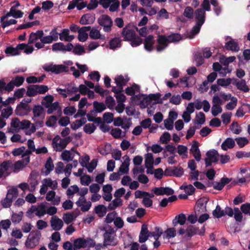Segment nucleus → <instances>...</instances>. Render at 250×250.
I'll return each mask as SVG.
<instances>
[{"label": "nucleus", "instance_id": "obj_1", "mask_svg": "<svg viewBox=\"0 0 250 250\" xmlns=\"http://www.w3.org/2000/svg\"><path fill=\"white\" fill-rule=\"evenodd\" d=\"M41 237V233L40 231H31L25 242L26 247L28 249L35 248L39 244Z\"/></svg>", "mask_w": 250, "mask_h": 250}, {"label": "nucleus", "instance_id": "obj_2", "mask_svg": "<svg viewBox=\"0 0 250 250\" xmlns=\"http://www.w3.org/2000/svg\"><path fill=\"white\" fill-rule=\"evenodd\" d=\"M99 24L103 27V30L105 32H110L113 25L111 18L107 15H102L98 19Z\"/></svg>", "mask_w": 250, "mask_h": 250}, {"label": "nucleus", "instance_id": "obj_3", "mask_svg": "<svg viewBox=\"0 0 250 250\" xmlns=\"http://www.w3.org/2000/svg\"><path fill=\"white\" fill-rule=\"evenodd\" d=\"M207 158L205 159L206 167H208L212 165V163H217L219 160V154L217 150H210L206 153Z\"/></svg>", "mask_w": 250, "mask_h": 250}, {"label": "nucleus", "instance_id": "obj_4", "mask_svg": "<svg viewBox=\"0 0 250 250\" xmlns=\"http://www.w3.org/2000/svg\"><path fill=\"white\" fill-rule=\"evenodd\" d=\"M31 106L23 102L18 104L15 109V114L20 116L27 115L31 111Z\"/></svg>", "mask_w": 250, "mask_h": 250}, {"label": "nucleus", "instance_id": "obj_5", "mask_svg": "<svg viewBox=\"0 0 250 250\" xmlns=\"http://www.w3.org/2000/svg\"><path fill=\"white\" fill-rule=\"evenodd\" d=\"M43 69L46 72H51L55 74H60L62 72H67L69 71L68 67L63 65H53L44 66Z\"/></svg>", "mask_w": 250, "mask_h": 250}, {"label": "nucleus", "instance_id": "obj_6", "mask_svg": "<svg viewBox=\"0 0 250 250\" xmlns=\"http://www.w3.org/2000/svg\"><path fill=\"white\" fill-rule=\"evenodd\" d=\"M157 42L158 45L156 47V49L158 52L164 51L169 43L167 36L163 35H158Z\"/></svg>", "mask_w": 250, "mask_h": 250}, {"label": "nucleus", "instance_id": "obj_7", "mask_svg": "<svg viewBox=\"0 0 250 250\" xmlns=\"http://www.w3.org/2000/svg\"><path fill=\"white\" fill-rule=\"evenodd\" d=\"M66 144L59 135H56L52 140V146L56 151H62L66 147Z\"/></svg>", "mask_w": 250, "mask_h": 250}, {"label": "nucleus", "instance_id": "obj_8", "mask_svg": "<svg viewBox=\"0 0 250 250\" xmlns=\"http://www.w3.org/2000/svg\"><path fill=\"white\" fill-rule=\"evenodd\" d=\"M121 35L124 38V41H130L134 39L136 34L134 30L128 28V26L126 25L123 28Z\"/></svg>", "mask_w": 250, "mask_h": 250}, {"label": "nucleus", "instance_id": "obj_9", "mask_svg": "<svg viewBox=\"0 0 250 250\" xmlns=\"http://www.w3.org/2000/svg\"><path fill=\"white\" fill-rule=\"evenodd\" d=\"M151 191L157 196L163 195L169 196L173 195L174 193V190L169 187H155Z\"/></svg>", "mask_w": 250, "mask_h": 250}, {"label": "nucleus", "instance_id": "obj_10", "mask_svg": "<svg viewBox=\"0 0 250 250\" xmlns=\"http://www.w3.org/2000/svg\"><path fill=\"white\" fill-rule=\"evenodd\" d=\"M114 232V229L110 228L108 230H106L104 233L103 236L104 237V246H106L107 245H115V244H112L114 240V237L111 236Z\"/></svg>", "mask_w": 250, "mask_h": 250}, {"label": "nucleus", "instance_id": "obj_11", "mask_svg": "<svg viewBox=\"0 0 250 250\" xmlns=\"http://www.w3.org/2000/svg\"><path fill=\"white\" fill-rule=\"evenodd\" d=\"M24 13L21 10H17L16 9H13L10 8V11L6 15L1 17V21L5 20L8 17H13L14 18H21L23 17Z\"/></svg>", "mask_w": 250, "mask_h": 250}, {"label": "nucleus", "instance_id": "obj_12", "mask_svg": "<svg viewBox=\"0 0 250 250\" xmlns=\"http://www.w3.org/2000/svg\"><path fill=\"white\" fill-rule=\"evenodd\" d=\"M91 30V26H83L78 30V40L82 42H85L88 38V35L86 33Z\"/></svg>", "mask_w": 250, "mask_h": 250}, {"label": "nucleus", "instance_id": "obj_13", "mask_svg": "<svg viewBox=\"0 0 250 250\" xmlns=\"http://www.w3.org/2000/svg\"><path fill=\"white\" fill-rule=\"evenodd\" d=\"M154 38L153 35H150L146 37L144 40L145 49L148 51L151 52L153 50V45L154 44Z\"/></svg>", "mask_w": 250, "mask_h": 250}, {"label": "nucleus", "instance_id": "obj_14", "mask_svg": "<svg viewBox=\"0 0 250 250\" xmlns=\"http://www.w3.org/2000/svg\"><path fill=\"white\" fill-rule=\"evenodd\" d=\"M231 181V179L224 177L221 179L220 182H215L212 184L213 188L218 190H221L225 186L229 184Z\"/></svg>", "mask_w": 250, "mask_h": 250}, {"label": "nucleus", "instance_id": "obj_15", "mask_svg": "<svg viewBox=\"0 0 250 250\" xmlns=\"http://www.w3.org/2000/svg\"><path fill=\"white\" fill-rule=\"evenodd\" d=\"M95 20V15L91 14H85L82 16L80 20L81 24H92Z\"/></svg>", "mask_w": 250, "mask_h": 250}, {"label": "nucleus", "instance_id": "obj_16", "mask_svg": "<svg viewBox=\"0 0 250 250\" xmlns=\"http://www.w3.org/2000/svg\"><path fill=\"white\" fill-rule=\"evenodd\" d=\"M148 232L147 225L145 224H143L139 235V241L140 243H144L147 240L149 237Z\"/></svg>", "mask_w": 250, "mask_h": 250}, {"label": "nucleus", "instance_id": "obj_17", "mask_svg": "<svg viewBox=\"0 0 250 250\" xmlns=\"http://www.w3.org/2000/svg\"><path fill=\"white\" fill-rule=\"evenodd\" d=\"M196 22L203 24L205 21L206 12L203 9L198 8L195 11Z\"/></svg>", "mask_w": 250, "mask_h": 250}, {"label": "nucleus", "instance_id": "obj_18", "mask_svg": "<svg viewBox=\"0 0 250 250\" xmlns=\"http://www.w3.org/2000/svg\"><path fill=\"white\" fill-rule=\"evenodd\" d=\"M190 151L192 153L195 160L198 162L200 161L201 158V154L199 148L198 143L197 141H195L192 145Z\"/></svg>", "mask_w": 250, "mask_h": 250}, {"label": "nucleus", "instance_id": "obj_19", "mask_svg": "<svg viewBox=\"0 0 250 250\" xmlns=\"http://www.w3.org/2000/svg\"><path fill=\"white\" fill-rule=\"evenodd\" d=\"M42 36H43L42 30H38L36 32H32L29 36L28 44H32L38 39H40L41 41Z\"/></svg>", "mask_w": 250, "mask_h": 250}, {"label": "nucleus", "instance_id": "obj_20", "mask_svg": "<svg viewBox=\"0 0 250 250\" xmlns=\"http://www.w3.org/2000/svg\"><path fill=\"white\" fill-rule=\"evenodd\" d=\"M122 40L119 37H115L111 39L109 42V48L115 50L117 48H120L122 45Z\"/></svg>", "mask_w": 250, "mask_h": 250}, {"label": "nucleus", "instance_id": "obj_21", "mask_svg": "<svg viewBox=\"0 0 250 250\" xmlns=\"http://www.w3.org/2000/svg\"><path fill=\"white\" fill-rule=\"evenodd\" d=\"M51 226L55 230H60L63 225L62 221L60 218L52 217L50 221Z\"/></svg>", "mask_w": 250, "mask_h": 250}, {"label": "nucleus", "instance_id": "obj_22", "mask_svg": "<svg viewBox=\"0 0 250 250\" xmlns=\"http://www.w3.org/2000/svg\"><path fill=\"white\" fill-rule=\"evenodd\" d=\"M186 216L184 213L179 214L176 215L172 220V224L174 227H176L178 224L182 226L184 225L186 221Z\"/></svg>", "mask_w": 250, "mask_h": 250}, {"label": "nucleus", "instance_id": "obj_23", "mask_svg": "<svg viewBox=\"0 0 250 250\" xmlns=\"http://www.w3.org/2000/svg\"><path fill=\"white\" fill-rule=\"evenodd\" d=\"M235 145V141L231 138H227L222 144L221 148L224 150L231 149Z\"/></svg>", "mask_w": 250, "mask_h": 250}, {"label": "nucleus", "instance_id": "obj_24", "mask_svg": "<svg viewBox=\"0 0 250 250\" xmlns=\"http://www.w3.org/2000/svg\"><path fill=\"white\" fill-rule=\"evenodd\" d=\"M225 48L228 50L237 52L239 50V46L238 43L231 40L227 42L225 45Z\"/></svg>", "mask_w": 250, "mask_h": 250}, {"label": "nucleus", "instance_id": "obj_25", "mask_svg": "<svg viewBox=\"0 0 250 250\" xmlns=\"http://www.w3.org/2000/svg\"><path fill=\"white\" fill-rule=\"evenodd\" d=\"M33 117L32 119L35 120V118L41 117L44 114V109L41 105H35L32 108Z\"/></svg>", "mask_w": 250, "mask_h": 250}, {"label": "nucleus", "instance_id": "obj_26", "mask_svg": "<svg viewBox=\"0 0 250 250\" xmlns=\"http://www.w3.org/2000/svg\"><path fill=\"white\" fill-rule=\"evenodd\" d=\"M233 84L235 85L237 88L244 92H248L250 91L249 86L246 84V81L244 79H241L240 81L233 83Z\"/></svg>", "mask_w": 250, "mask_h": 250}, {"label": "nucleus", "instance_id": "obj_27", "mask_svg": "<svg viewBox=\"0 0 250 250\" xmlns=\"http://www.w3.org/2000/svg\"><path fill=\"white\" fill-rule=\"evenodd\" d=\"M76 204L78 207L81 208V210L83 212L88 211L92 206V203L90 201H88V202L86 203V205H84V204L82 203V201L80 200V199H79L76 202Z\"/></svg>", "mask_w": 250, "mask_h": 250}, {"label": "nucleus", "instance_id": "obj_28", "mask_svg": "<svg viewBox=\"0 0 250 250\" xmlns=\"http://www.w3.org/2000/svg\"><path fill=\"white\" fill-rule=\"evenodd\" d=\"M94 211L99 217H103L107 212V208L103 205H99L95 207Z\"/></svg>", "mask_w": 250, "mask_h": 250}, {"label": "nucleus", "instance_id": "obj_29", "mask_svg": "<svg viewBox=\"0 0 250 250\" xmlns=\"http://www.w3.org/2000/svg\"><path fill=\"white\" fill-rule=\"evenodd\" d=\"M140 90V86L134 83L131 86L126 88L125 92L127 95L133 96L135 94V91L139 92Z\"/></svg>", "mask_w": 250, "mask_h": 250}, {"label": "nucleus", "instance_id": "obj_30", "mask_svg": "<svg viewBox=\"0 0 250 250\" xmlns=\"http://www.w3.org/2000/svg\"><path fill=\"white\" fill-rule=\"evenodd\" d=\"M93 104L94 109L97 113H101L106 109V105L103 102L94 101Z\"/></svg>", "mask_w": 250, "mask_h": 250}, {"label": "nucleus", "instance_id": "obj_31", "mask_svg": "<svg viewBox=\"0 0 250 250\" xmlns=\"http://www.w3.org/2000/svg\"><path fill=\"white\" fill-rule=\"evenodd\" d=\"M46 206L44 203H41L40 205L38 206L37 208H36L35 209L32 211V212H34V211H37L36 213V215L41 217L42 216H43L46 213Z\"/></svg>", "mask_w": 250, "mask_h": 250}, {"label": "nucleus", "instance_id": "obj_32", "mask_svg": "<svg viewBox=\"0 0 250 250\" xmlns=\"http://www.w3.org/2000/svg\"><path fill=\"white\" fill-rule=\"evenodd\" d=\"M85 239L83 238H78L76 239L73 243V246L75 248L79 249L86 248Z\"/></svg>", "mask_w": 250, "mask_h": 250}, {"label": "nucleus", "instance_id": "obj_33", "mask_svg": "<svg viewBox=\"0 0 250 250\" xmlns=\"http://www.w3.org/2000/svg\"><path fill=\"white\" fill-rule=\"evenodd\" d=\"M86 123V118H82L80 120H77L71 125V127L73 130H76Z\"/></svg>", "mask_w": 250, "mask_h": 250}, {"label": "nucleus", "instance_id": "obj_34", "mask_svg": "<svg viewBox=\"0 0 250 250\" xmlns=\"http://www.w3.org/2000/svg\"><path fill=\"white\" fill-rule=\"evenodd\" d=\"M199 230V228L195 227L193 226L190 225L188 226L186 229V236L191 238L193 236L196 235Z\"/></svg>", "mask_w": 250, "mask_h": 250}, {"label": "nucleus", "instance_id": "obj_35", "mask_svg": "<svg viewBox=\"0 0 250 250\" xmlns=\"http://www.w3.org/2000/svg\"><path fill=\"white\" fill-rule=\"evenodd\" d=\"M229 129L235 134H239L242 131V127L237 122H233L229 126Z\"/></svg>", "mask_w": 250, "mask_h": 250}, {"label": "nucleus", "instance_id": "obj_36", "mask_svg": "<svg viewBox=\"0 0 250 250\" xmlns=\"http://www.w3.org/2000/svg\"><path fill=\"white\" fill-rule=\"evenodd\" d=\"M129 79H125L123 75H118L115 78V82L118 86H124L126 85Z\"/></svg>", "mask_w": 250, "mask_h": 250}, {"label": "nucleus", "instance_id": "obj_37", "mask_svg": "<svg viewBox=\"0 0 250 250\" xmlns=\"http://www.w3.org/2000/svg\"><path fill=\"white\" fill-rule=\"evenodd\" d=\"M37 94L36 84L29 85L27 87V96L29 97H34Z\"/></svg>", "mask_w": 250, "mask_h": 250}, {"label": "nucleus", "instance_id": "obj_38", "mask_svg": "<svg viewBox=\"0 0 250 250\" xmlns=\"http://www.w3.org/2000/svg\"><path fill=\"white\" fill-rule=\"evenodd\" d=\"M18 196V190L16 188H13L8 190L6 197L13 200Z\"/></svg>", "mask_w": 250, "mask_h": 250}, {"label": "nucleus", "instance_id": "obj_39", "mask_svg": "<svg viewBox=\"0 0 250 250\" xmlns=\"http://www.w3.org/2000/svg\"><path fill=\"white\" fill-rule=\"evenodd\" d=\"M154 163L153 156L152 153H148L145 157V167L148 168V167H153Z\"/></svg>", "mask_w": 250, "mask_h": 250}, {"label": "nucleus", "instance_id": "obj_40", "mask_svg": "<svg viewBox=\"0 0 250 250\" xmlns=\"http://www.w3.org/2000/svg\"><path fill=\"white\" fill-rule=\"evenodd\" d=\"M167 37L169 43L177 42L182 39L181 35L178 33H172Z\"/></svg>", "mask_w": 250, "mask_h": 250}, {"label": "nucleus", "instance_id": "obj_41", "mask_svg": "<svg viewBox=\"0 0 250 250\" xmlns=\"http://www.w3.org/2000/svg\"><path fill=\"white\" fill-rule=\"evenodd\" d=\"M202 25L203 24L199 23L198 22L196 23L195 25H194L192 29L190 31V35H189V38H193L195 35H197L199 33Z\"/></svg>", "mask_w": 250, "mask_h": 250}, {"label": "nucleus", "instance_id": "obj_42", "mask_svg": "<svg viewBox=\"0 0 250 250\" xmlns=\"http://www.w3.org/2000/svg\"><path fill=\"white\" fill-rule=\"evenodd\" d=\"M53 100V96L51 95H49L43 98L41 103L42 105H43L45 107H48L49 105L52 104Z\"/></svg>", "mask_w": 250, "mask_h": 250}, {"label": "nucleus", "instance_id": "obj_43", "mask_svg": "<svg viewBox=\"0 0 250 250\" xmlns=\"http://www.w3.org/2000/svg\"><path fill=\"white\" fill-rule=\"evenodd\" d=\"M213 215L217 218L225 216L224 210H222L219 205H217L216 208L212 212Z\"/></svg>", "mask_w": 250, "mask_h": 250}, {"label": "nucleus", "instance_id": "obj_44", "mask_svg": "<svg viewBox=\"0 0 250 250\" xmlns=\"http://www.w3.org/2000/svg\"><path fill=\"white\" fill-rule=\"evenodd\" d=\"M237 145L240 148L244 147L249 144V141L246 137H238L235 139Z\"/></svg>", "mask_w": 250, "mask_h": 250}, {"label": "nucleus", "instance_id": "obj_45", "mask_svg": "<svg viewBox=\"0 0 250 250\" xmlns=\"http://www.w3.org/2000/svg\"><path fill=\"white\" fill-rule=\"evenodd\" d=\"M161 94L160 93H157L156 94H150L148 95L149 99V100L151 102L152 101H156V104H162V100H161L160 97Z\"/></svg>", "mask_w": 250, "mask_h": 250}, {"label": "nucleus", "instance_id": "obj_46", "mask_svg": "<svg viewBox=\"0 0 250 250\" xmlns=\"http://www.w3.org/2000/svg\"><path fill=\"white\" fill-rule=\"evenodd\" d=\"M96 127L93 124H87L83 127V131L88 134H92L96 130Z\"/></svg>", "mask_w": 250, "mask_h": 250}, {"label": "nucleus", "instance_id": "obj_47", "mask_svg": "<svg viewBox=\"0 0 250 250\" xmlns=\"http://www.w3.org/2000/svg\"><path fill=\"white\" fill-rule=\"evenodd\" d=\"M22 211H21L19 213H13L11 217V220L14 223H19L22 220Z\"/></svg>", "mask_w": 250, "mask_h": 250}, {"label": "nucleus", "instance_id": "obj_48", "mask_svg": "<svg viewBox=\"0 0 250 250\" xmlns=\"http://www.w3.org/2000/svg\"><path fill=\"white\" fill-rule=\"evenodd\" d=\"M217 84L222 86H227L231 83V79L230 78H221L218 79L217 81Z\"/></svg>", "mask_w": 250, "mask_h": 250}, {"label": "nucleus", "instance_id": "obj_49", "mask_svg": "<svg viewBox=\"0 0 250 250\" xmlns=\"http://www.w3.org/2000/svg\"><path fill=\"white\" fill-rule=\"evenodd\" d=\"M183 15L189 19H192L193 18V9L190 6L186 7Z\"/></svg>", "mask_w": 250, "mask_h": 250}, {"label": "nucleus", "instance_id": "obj_50", "mask_svg": "<svg viewBox=\"0 0 250 250\" xmlns=\"http://www.w3.org/2000/svg\"><path fill=\"white\" fill-rule=\"evenodd\" d=\"M98 161L97 159H93L90 163H88L86 167H85L89 172L91 173L97 166Z\"/></svg>", "mask_w": 250, "mask_h": 250}, {"label": "nucleus", "instance_id": "obj_51", "mask_svg": "<svg viewBox=\"0 0 250 250\" xmlns=\"http://www.w3.org/2000/svg\"><path fill=\"white\" fill-rule=\"evenodd\" d=\"M144 97L141 100L139 103L140 106L141 108H146L151 103L150 101L149 100V98L148 96L145 95Z\"/></svg>", "mask_w": 250, "mask_h": 250}, {"label": "nucleus", "instance_id": "obj_52", "mask_svg": "<svg viewBox=\"0 0 250 250\" xmlns=\"http://www.w3.org/2000/svg\"><path fill=\"white\" fill-rule=\"evenodd\" d=\"M234 217L237 222H241L243 219V215L238 208H234Z\"/></svg>", "mask_w": 250, "mask_h": 250}, {"label": "nucleus", "instance_id": "obj_53", "mask_svg": "<svg viewBox=\"0 0 250 250\" xmlns=\"http://www.w3.org/2000/svg\"><path fill=\"white\" fill-rule=\"evenodd\" d=\"M5 53L7 54H9L12 56L19 55L20 54V52L17 50L16 47L14 48L12 46L7 47L5 50Z\"/></svg>", "mask_w": 250, "mask_h": 250}, {"label": "nucleus", "instance_id": "obj_54", "mask_svg": "<svg viewBox=\"0 0 250 250\" xmlns=\"http://www.w3.org/2000/svg\"><path fill=\"white\" fill-rule=\"evenodd\" d=\"M105 104L109 109H112L115 105V101L111 96H108L106 98Z\"/></svg>", "mask_w": 250, "mask_h": 250}, {"label": "nucleus", "instance_id": "obj_55", "mask_svg": "<svg viewBox=\"0 0 250 250\" xmlns=\"http://www.w3.org/2000/svg\"><path fill=\"white\" fill-rule=\"evenodd\" d=\"M13 109L11 106L8 107L7 108L3 109L1 113L2 118L7 119L12 114Z\"/></svg>", "mask_w": 250, "mask_h": 250}, {"label": "nucleus", "instance_id": "obj_56", "mask_svg": "<svg viewBox=\"0 0 250 250\" xmlns=\"http://www.w3.org/2000/svg\"><path fill=\"white\" fill-rule=\"evenodd\" d=\"M71 153L69 150H65L62 153V158L63 161L69 162L73 160V157H71Z\"/></svg>", "mask_w": 250, "mask_h": 250}, {"label": "nucleus", "instance_id": "obj_57", "mask_svg": "<svg viewBox=\"0 0 250 250\" xmlns=\"http://www.w3.org/2000/svg\"><path fill=\"white\" fill-rule=\"evenodd\" d=\"M231 100V102H229L226 105V108L229 110L233 109L237 105V99L235 97H232Z\"/></svg>", "mask_w": 250, "mask_h": 250}, {"label": "nucleus", "instance_id": "obj_58", "mask_svg": "<svg viewBox=\"0 0 250 250\" xmlns=\"http://www.w3.org/2000/svg\"><path fill=\"white\" fill-rule=\"evenodd\" d=\"M89 36L90 38L94 40L99 39V38H100V32L96 29L91 28L89 33Z\"/></svg>", "mask_w": 250, "mask_h": 250}, {"label": "nucleus", "instance_id": "obj_59", "mask_svg": "<svg viewBox=\"0 0 250 250\" xmlns=\"http://www.w3.org/2000/svg\"><path fill=\"white\" fill-rule=\"evenodd\" d=\"M73 52L76 55H81L82 53H85V50L83 46L78 44L74 47Z\"/></svg>", "mask_w": 250, "mask_h": 250}, {"label": "nucleus", "instance_id": "obj_60", "mask_svg": "<svg viewBox=\"0 0 250 250\" xmlns=\"http://www.w3.org/2000/svg\"><path fill=\"white\" fill-rule=\"evenodd\" d=\"M45 167L46 169L47 173H49L50 171L53 170L54 166L53 163V160L51 157H49L47 159L45 164Z\"/></svg>", "mask_w": 250, "mask_h": 250}, {"label": "nucleus", "instance_id": "obj_61", "mask_svg": "<svg viewBox=\"0 0 250 250\" xmlns=\"http://www.w3.org/2000/svg\"><path fill=\"white\" fill-rule=\"evenodd\" d=\"M222 109L220 105H213L211 108V113L213 116H217L219 113H221Z\"/></svg>", "mask_w": 250, "mask_h": 250}, {"label": "nucleus", "instance_id": "obj_62", "mask_svg": "<svg viewBox=\"0 0 250 250\" xmlns=\"http://www.w3.org/2000/svg\"><path fill=\"white\" fill-rule=\"evenodd\" d=\"M196 118H197L196 123L197 124L202 125L206 121L205 115L202 112H200L198 115H196Z\"/></svg>", "mask_w": 250, "mask_h": 250}, {"label": "nucleus", "instance_id": "obj_63", "mask_svg": "<svg viewBox=\"0 0 250 250\" xmlns=\"http://www.w3.org/2000/svg\"><path fill=\"white\" fill-rule=\"evenodd\" d=\"M91 182L90 176L85 174L81 178V183L82 185L88 186Z\"/></svg>", "mask_w": 250, "mask_h": 250}, {"label": "nucleus", "instance_id": "obj_64", "mask_svg": "<svg viewBox=\"0 0 250 250\" xmlns=\"http://www.w3.org/2000/svg\"><path fill=\"white\" fill-rule=\"evenodd\" d=\"M171 139V136L168 132H165L160 137L162 144H167Z\"/></svg>", "mask_w": 250, "mask_h": 250}]
</instances>
